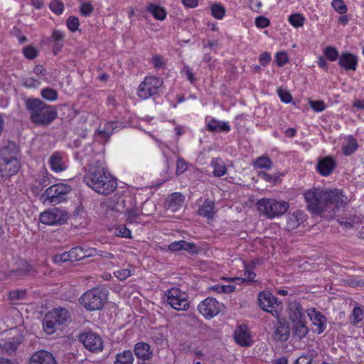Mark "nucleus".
<instances>
[{"mask_svg": "<svg viewBox=\"0 0 364 364\" xmlns=\"http://www.w3.org/2000/svg\"><path fill=\"white\" fill-rule=\"evenodd\" d=\"M304 198L309 210L326 219L334 218L348 203L347 196L338 189L313 188L305 192Z\"/></svg>", "mask_w": 364, "mask_h": 364, "instance_id": "1", "label": "nucleus"}, {"mask_svg": "<svg viewBox=\"0 0 364 364\" xmlns=\"http://www.w3.org/2000/svg\"><path fill=\"white\" fill-rule=\"evenodd\" d=\"M83 181L95 192L109 195L117 188L116 180L103 167L91 166Z\"/></svg>", "mask_w": 364, "mask_h": 364, "instance_id": "2", "label": "nucleus"}, {"mask_svg": "<svg viewBox=\"0 0 364 364\" xmlns=\"http://www.w3.org/2000/svg\"><path fill=\"white\" fill-rule=\"evenodd\" d=\"M25 107L32 123L36 125L48 126L57 117V109L38 98L25 100Z\"/></svg>", "mask_w": 364, "mask_h": 364, "instance_id": "3", "label": "nucleus"}, {"mask_svg": "<svg viewBox=\"0 0 364 364\" xmlns=\"http://www.w3.org/2000/svg\"><path fill=\"white\" fill-rule=\"evenodd\" d=\"M70 319V314L67 309L55 308L46 314L43 322V328L47 333L52 334L57 329L66 326Z\"/></svg>", "mask_w": 364, "mask_h": 364, "instance_id": "4", "label": "nucleus"}, {"mask_svg": "<svg viewBox=\"0 0 364 364\" xmlns=\"http://www.w3.org/2000/svg\"><path fill=\"white\" fill-rule=\"evenodd\" d=\"M107 300V291L105 289L93 288L82 294L80 299V304L88 311L102 309Z\"/></svg>", "mask_w": 364, "mask_h": 364, "instance_id": "5", "label": "nucleus"}, {"mask_svg": "<svg viewBox=\"0 0 364 364\" xmlns=\"http://www.w3.org/2000/svg\"><path fill=\"white\" fill-rule=\"evenodd\" d=\"M259 211L269 218L283 215L288 209L289 204L285 201L263 198L257 202Z\"/></svg>", "mask_w": 364, "mask_h": 364, "instance_id": "6", "label": "nucleus"}, {"mask_svg": "<svg viewBox=\"0 0 364 364\" xmlns=\"http://www.w3.org/2000/svg\"><path fill=\"white\" fill-rule=\"evenodd\" d=\"M72 188L65 183H56L48 188L41 196V200L45 203L48 201L50 203L58 204L65 200L68 195Z\"/></svg>", "mask_w": 364, "mask_h": 364, "instance_id": "7", "label": "nucleus"}, {"mask_svg": "<svg viewBox=\"0 0 364 364\" xmlns=\"http://www.w3.org/2000/svg\"><path fill=\"white\" fill-rule=\"evenodd\" d=\"M166 302L173 309L177 311H186L190 306V302L187 299L185 292L178 288H171L165 294Z\"/></svg>", "mask_w": 364, "mask_h": 364, "instance_id": "8", "label": "nucleus"}, {"mask_svg": "<svg viewBox=\"0 0 364 364\" xmlns=\"http://www.w3.org/2000/svg\"><path fill=\"white\" fill-rule=\"evenodd\" d=\"M11 336L0 340V348L3 353L12 356L16 354L18 346L23 341V336L19 331L14 329Z\"/></svg>", "mask_w": 364, "mask_h": 364, "instance_id": "9", "label": "nucleus"}, {"mask_svg": "<svg viewBox=\"0 0 364 364\" xmlns=\"http://www.w3.org/2000/svg\"><path fill=\"white\" fill-rule=\"evenodd\" d=\"M163 85V79L154 76L146 77L140 84L138 95L140 98L146 100L158 93L159 88Z\"/></svg>", "mask_w": 364, "mask_h": 364, "instance_id": "10", "label": "nucleus"}, {"mask_svg": "<svg viewBox=\"0 0 364 364\" xmlns=\"http://www.w3.org/2000/svg\"><path fill=\"white\" fill-rule=\"evenodd\" d=\"M80 341L84 347L91 352L101 351L103 348L102 338L93 332H85L80 336Z\"/></svg>", "mask_w": 364, "mask_h": 364, "instance_id": "11", "label": "nucleus"}, {"mask_svg": "<svg viewBox=\"0 0 364 364\" xmlns=\"http://www.w3.org/2000/svg\"><path fill=\"white\" fill-rule=\"evenodd\" d=\"M223 306L215 299L209 297L198 305V309L205 318H213L220 311Z\"/></svg>", "mask_w": 364, "mask_h": 364, "instance_id": "12", "label": "nucleus"}, {"mask_svg": "<svg viewBox=\"0 0 364 364\" xmlns=\"http://www.w3.org/2000/svg\"><path fill=\"white\" fill-rule=\"evenodd\" d=\"M258 301L260 308L264 311L269 312L272 315H274L273 311L277 314V311L274 310V304L278 305L277 300L270 292L261 291L258 294Z\"/></svg>", "mask_w": 364, "mask_h": 364, "instance_id": "13", "label": "nucleus"}, {"mask_svg": "<svg viewBox=\"0 0 364 364\" xmlns=\"http://www.w3.org/2000/svg\"><path fill=\"white\" fill-rule=\"evenodd\" d=\"M307 314L312 323L316 326L315 332L318 334L323 333L326 327L325 316L321 312L316 311V309H309Z\"/></svg>", "mask_w": 364, "mask_h": 364, "instance_id": "14", "label": "nucleus"}, {"mask_svg": "<svg viewBox=\"0 0 364 364\" xmlns=\"http://www.w3.org/2000/svg\"><path fill=\"white\" fill-rule=\"evenodd\" d=\"M19 168L18 160L0 161V173L3 177H10L16 174Z\"/></svg>", "mask_w": 364, "mask_h": 364, "instance_id": "15", "label": "nucleus"}, {"mask_svg": "<svg viewBox=\"0 0 364 364\" xmlns=\"http://www.w3.org/2000/svg\"><path fill=\"white\" fill-rule=\"evenodd\" d=\"M30 364H56V362L50 352L42 350L31 356Z\"/></svg>", "mask_w": 364, "mask_h": 364, "instance_id": "16", "label": "nucleus"}, {"mask_svg": "<svg viewBox=\"0 0 364 364\" xmlns=\"http://www.w3.org/2000/svg\"><path fill=\"white\" fill-rule=\"evenodd\" d=\"M336 167L335 160L330 156L321 159L317 164V170L322 176H329Z\"/></svg>", "mask_w": 364, "mask_h": 364, "instance_id": "17", "label": "nucleus"}, {"mask_svg": "<svg viewBox=\"0 0 364 364\" xmlns=\"http://www.w3.org/2000/svg\"><path fill=\"white\" fill-rule=\"evenodd\" d=\"M134 354L136 357L142 360H150L153 356L149 344L145 342H138L134 346Z\"/></svg>", "mask_w": 364, "mask_h": 364, "instance_id": "18", "label": "nucleus"}, {"mask_svg": "<svg viewBox=\"0 0 364 364\" xmlns=\"http://www.w3.org/2000/svg\"><path fill=\"white\" fill-rule=\"evenodd\" d=\"M290 328L286 322L279 321L275 326L273 339L279 341H286L289 338Z\"/></svg>", "mask_w": 364, "mask_h": 364, "instance_id": "19", "label": "nucleus"}, {"mask_svg": "<svg viewBox=\"0 0 364 364\" xmlns=\"http://www.w3.org/2000/svg\"><path fill=\"white\" fill-rule=\"evenodd\" d=\"M338 64L346 70H355L358 59L355 55L351 53H343L339 57Z\"/></svg>", "mask_w": 364, "mask_h": 364, "instance_id": "20", "label": "nucleus"}, {"mask_svg": "<svg viewBox=\"0 0 364 364\" xmlns=\"http://www.w3.org/2000/svg\"><path fill=\"white\" fill-rule=\"evenodd\" d=\"M16 146L14 143H9L7 146L0 149V161L18 160Z\"/></svg>", "mask_w": 364, "mask_h": 364, "instance_id": "21", "label": "nucleus"}, {"mask_svg": "<svg viewBox=\"0 0 364 364\" xmlns=\"http://www.w3.org/2000/svg\"><path fill=\"white\" fill-rule=\"evenodd\" d=\"M235 341L242 346H249L251 344L250 333L246 327L240 326L235 332Z\"/></svg>", "mask_w": 364, "mask_h": 364, "instance_id": "22", "label": "nucleus"}, {"mask_svg": "<svg viewBox=\"0 0 364 364\" xmlns=\"http://www.w3.org/2000/svg\"><path fill=\"white\" fill-rule=\"evenodd\" d=\"M289 318L291 321H298L304 316V309L301 305L296 301L291 302L289 305Z\"/></svg>", "mask_w": 364, "mask_h": 364, "instance_id": "23", "label": "nucleus"}, {"mask_svg": "<svg viewBox=\"0 0 364 364\" xmlns=\"http://www.w3.org/2000/svg\"><path fill=\"white\" fill-rule=\"evenodd\" d=\"M183 196L180 193H173L167 200V208L171 212H176L183 203Z\"/></svg>", "mask_w": 364, "mask_h": 364, "instance_id": "24", "label": "nucleus"}, {"mask_svg": "<svg viewBox=\"0 0 364 364\" xmlns=\"http://www.w3.org/2000/svg\"><path fill=\"white\" fill-rule=\"evenodd\" d=\"M293 323L292 326V332L294 337L301 339L304 338L309 332V328L306 326V323L304 322L302 319L298 320V321H291Z\"/></svg>", "mask_w": 364, "mask_h": 364, "instance_id": "25", "label": "nucleus"}, {"mask_svg": "<svg viewBox=\"0 0 364 364\" xmlns=\"http://www.w3.org/2000/svg\"><path fill=\"white\" fill-rule=\"evenodd\" d=\"M215 203L210 199H206L198 210V214L200 216L211 218L214 215Z\"/></svg>", "mask_w": 364, "mask_h": 364, "instance_id": "26", "label": "nucleus"}, {"mask_svg": "<svg viewBox=\"0 0 364 364\" xmlns=\"http://www.w3.org/2000/svg\"><path fill=\"white\" fill-rule=\"evenodd\" d=\"M304 215L301 212H294L288 215L287 220V228L294 230L304 220Z\"/></svg>", "mask_w": 364, "mask_h": 364, "instance_id": "27", "label": "nucleus"}, {"mask_svg": "<svg viewBox=\"0 0 364 364\" xmlns=\"http://www.w3.org/2000/svg\"><path fill=\"white\" fill-rule=\"evenodd\" d=\"M51 169L56 172H61L65 169V166L63 162L62 157L59 153H54L49 159Z\"/></svg>", "mask_w": 364, "mask_h": 364, "instance_id": "28", "label": "nucleus"}, {"mask_svg": "<svg viewBox=\"0 0 364 364\" xmlns=\"http://www.w3.org/2000/svg\"><path fill=\"white\" fill-rule=\"evenodd\" d=\"M146 11L151 14L157 20L162 21L166 16V12L165 9L154 3L148 4L146 6Z\"/></svg>", "mask_w": 364, "mask_h": 364, "instance_id": "29", "label": "nucleus"}, {"mask_svg": "<svg viewBox=\"0 0 364 364\" xmlns=\"http://www.w3.org/2000/svg\"><path fill=\"white\" fill-rule=\"evenodd\" d=\"M208 129L210 132H229L230 127L228 122L211 119L208 124Z\"/></svg>", "mask_w": 364, "mask_h": 364, "instance_id": "30", "label": "nucleus"}, {"mask_svg": "<svg viewBox=\"0 0 364 364\" xmlns=\"http://www.w3.org/2000/svg\"><path fill=\"white\" fill-rule=\"evenodd\" d=\"M210 165L213 168V173L215 176L220 177L226 173L227 168L221 159H213L211 161Z\"/></svg>", "mask_w": 364, "mask_h": 364, "instance_id": "31", "label": "nucleus"}, {"mask_svg": "<svg viewBox=\"0 0 364 364\" xmlns=\"http://www.w3.org/2000/svg\"><path fill=\"white\" fill-rule=\"evenodd\" d=\"M134 356L132 351L127 350L117 353L114 364H133Z\"/></svg>", "mask_w": 364, "mask_h": 364, "instance_id": "32", "label": "nucleus"}, {"mask_svg": "<svg viewBox=\"0 0 364 364\" xmlns=\"http://www.w3.org/2000/svg\"><path fill=\"white\" fill-rule=\"evenodd\" d=\"M72 261L80 260L87 257H91L92 254H87L86 251L81 247H75L70 250Z\"/></svg>", "mask_w": 364, "mask_h": 364, "instance_id": "33", "label": "nucleus"}, {"mask_svg": "<svg viewBox=\"0 0 364 364\" xmlns=\"http://www.w3.org/2000/svg\"><path fill=\"white\" fill-rule=\"evenodd\" d=\"M55 212V225H63L67 223L70 218V214L65 210L54 208Z\"/></svg>", "mask_w": 364, "mask_h": 364, "instance_id": "34", "label": "nucleus"}, {"mask_svg": "<svg viewBox=\"0 0 364 364\" xmlns=\"http://www.w3.org/2000/svg\"><path fill=\"white\" fill-rule=\"evenodd\" d=\"M40 220L42 223L53 225H55V212L54 208L50 210L44 211L40 215Z\"/></svg>", "mask_w": 364, "mask_h": 364, "instance_id": "35", "label": "nucleus"}, {"mask_svg": "<svg viewBox=\"0 0 364 364\" xmlns=\"http://www.w3.org/2000/svg\"><path fill=\"white\" fill-rule=\"evenodd\" d=\"M358 149L357 141L353 137H349L347 144L343 147V154L346 156L352 154Z\"/></svg>", "mask_w": 364, "mask_h": 364, "instance_id": "36", "label": "nucleus"}, {"mask_svg": "<svg viewBox=\"0 0 364 364\" xmlns=\"http://www.w3.org/2000/svg\"><path fill=\"white\" fill-rule=\"evenodd\" d=\"M118 127L116 122H109L105 124L102 130H99V135L105 138H108L112 134V132Z\"/></svg>", "mask_w": 364, "mask_h": 364, "instance_id": "37", "label": "nucleus"}, {"mask_svg": "<svg viewBox=\"0 0 364 364\" xmlns=\"http://www.w3.org/2000/svg\"><path fill=\"white\" fill-rule=\"evenodd\" d=\"M304 17L301 14H294L289 16V23L294 27H301L304 23Z\"/></svg>", "mask_w": 364, "mask_h": 364, "instance_id": "38", "label": "nucleus"}, {"mask_svg": "<svg viewBox=\"0 0 364 364\" xmlns=\"http://www.w3.org/2000/svg\"><path fill=\"white\" fill-rule=\"evenodd\" d=\"M255 165L259 168L269 169L272 166V161L269 157L263 156L256 160Z\"/></svg>", "mask_w": 364, "mask_h": 364, "instance_id": "39", "label": "nucleus"}, {"mask_svg": "<svg viewBox=\"0 0 364 364\" xmlns=\"http://www.w3.org/2000/svg\"><path fill=\"white\" fill-rule=\"evenodd\" d=\"M41 96L48 101H55L58 98V93L54 89L46 87L41 90Z\"/></svg>", "mask_w": 364, "mask_h": 364, "instance_id": "40", "label": "nucleus"}, {"mask_svg": "<svg viewBox=\"0 0 364 364\" xmlns=\"http://www.w3.org/2000/svg\"><path fill=\"white\" fill-rule=\"evenodd\" d=\"M212 15L218 19H221L225 16V8L218 4H215L211 6Z\"/></svg>", "mask_w": 364, "mask_h": 364, "instance_id": "41", "label": "nucleus"}, {"mask_svg": "<svg viewBox=\"0 0 364 364\" xmlns=\"http://www.w3.org/2000/svg\"><path fill=\"white\" fill-rule=\"evenodd\" d=\"M331 6L340 14H344L347 12V6L343 0H333Z\"/></svg>", "mask_w": 364, "mask_h": 364, "instance_id": "42", "label": "nucleus"}, {"mask_svg": "<svg viewBox=\"0 0 364 364\" xmlns=\"http://www.w3.org/2000/svg\"><path fill=\"white\" fill-rule=\"evenodd\" d=\"M50 9L55 14L60 15L63 11L64 5L60 0H54L50 4Z\"/></svg>", "mask_w": 364, "mask_h": 364, "instance_id": "43", "label": "nucleus"}, {"mask_svg": "<svg viewBox=\"0 0 364 364\" xmlns=\"http://www.w3.org/2000/svg\"><path fill=\"white\" fill-rule=\"evenodd\" d=\"M235 286L230 284H217L213 287V289L219 293H231L235 291Z\"/></svg>", "mask_w": 364, "mask_h": 364, "instance_id": "44", "label": "nucleus"}, {"mask_svg": "<svg viewBox=\"0 0 364 364\" xmlns=\"http://www.w3.org/2000/svg\"><path fill=\"white\" fill-rule=\"evenodd\" d=\"M324 54L331 61H335L338 58V50L331 46H328L324 50Z\"/></svg>", "mask_w": 364, "mask_h": 364, "instance_id": "45", "label": "nucleus"}, {"mask_svg": "<svg viewBox=\"0 0 364 364\" xmlns=\"http://www.w3.org/2000/svg\"><path fill=\"white\" fill-rule=\"evenodd\" d=\"M352 323L357 324L363 319V311L360 307H355L352 312Z\"/></svg>", "mask_w": 364, "mask_h": 364, "instance_id": "46", "label": "nucleus"}, {"mask_svg": "<svg viewBox=\"0 0 364 364\" xmlns=\"http://www.w3.org/2000/svg\"><path fill=\"white\" fill-rule=\"evenodd\" d=\"M67 26L72 32L77 31L79 26V19L75 16H70L67 20Z\"/></svg>", "mask_w": 364, "mask_h": 364, "instance_id": "47", "label": "nucleus"}, {"mask_svg": "<svg viewBox=\"0 0 364 364\" xmlns=\"http://www.w3.org/2000/svg\"><path fill=\"white\" fill-rule=\"evenodd\" d=\"M53 261L55 263H60V262H68V261H72L70 255V251L65 252L62 254L55 255L53 257Z\"/></svg>", "mask_w": 364, "mask_h": 364, "instance_id": "48", "label": "nucleus"}, {"mask_svg": "<svg viewBox=\"0 0 364 364\" xmlns=\"http://www.w3.org/2000/svg\"><path fill=\"white\" fill-rule=\"evenodd\" d=\"M182 244H183L182 250H185L191 254L198 252V248L194 243H191V242H188L185 240H183Z\"/></svg>", "mask_w": 364, "mask_h": 364, "instance_id": "49", "label": "nucleus"}, {"mask_svg": "<svg viewBox=\"0 0 364 364\" xmlns=\"http://www.w3.org/2000/svg\"><path fill=\"white\" fill-rule=\"evenodd\" d=\"M25 57L28 59H33L37 56L38 50L32 46H26L23 49Z\"/></svg>", "mask_w": 364, "mask_h": 364, "instance_id": "50", "label": "nucleus"}, {"mask_svg": "<svg viewBox=\"0 0 364 364\" xmlns=\"http://www.w3.org/2000/svg\"><path fill=\"white\" fill-rule=\"evenodd\" d=\"M152 63L155 68H163L166 65L164 58L159 55H156L152 58Z\"/></svg>", "mask_w": 364, "mask_h": 364, "instance_id": "51", "label": "nucleus"}, {"mask_svg": "<svg viewBox=\"0 0 364 364\" xmlns=\"http://www.w3.org/2000/svg\"><path fill=\"white\" fill-rule=\"evenodd\" d=\"M114 275L119 280H124L131 276V271L129 269H122L114 272Z\"/></svg>", "mask_w": 364, "mask_h": 364, "instance_id": "52", "label": "nucleus"}, {"mask_svg": "<svg viewBox=\"0 0 364 364\" xmlns=\"http://www.w3.org/2000/svg\"><path fill=\"white\" fill-rule=\"evenodd\" d=\"M115 234L117 236L129 238L131 237V231L124 226H119L116 228Z\"/></svg>", "mask_w": 364, "mask_h": 364, "instance_id": "53", "label": "nucleus"}, {"mask_svg": "<svg viewBox=\"0 0 364 364\" xmlns=\"http://www.w3.org/2000/svg\"><path fill=\"white\" fill-rule=\"evenodd\" d=\"M277 92L282 102L289 103L291 101V95L288 91L279 88L278 89Z\"/></svg>", "mask_w": 364, "mask_h": 364, "instance_id": "54", "label": "nucleus"}, {"mask_svg": "<svg viewBox=\"0 0 364 364\" xmlns=\"http://www.w3.org/2000/svg\"><path fill=\"white\" fill-rule=\"evenodd\" d=\"M269 23H270L269 20L267 18L262 16H258L255 19V25L258 28H267V26H269Z\"/></svg>", "mask_w": 364, "mask_h": 364, "instance_id": "55", "label": "nucleus"}, {"mask_svg": "<svg viewBox=\"0 0 364 364\" xmlns=\"http://www.w3.org/2000/svg\"><path fill=\"white\" fill-rule=\"evenodd\" d=\"M288 61V57L285 52H279L276 55L277 65L282 67Z\"/></svg>", "mask_w": 364, "mask_h": 364, "instance_id": "56", "label": "nucleus"}, {"mask_svg": "<svg viewBox=\"0 0 364 364\" xmlns=\"http://www.w3.org/2000/svg\"><path fill=\"white\" fill-rule=\"evenodd\" d=\"M26 296L25 290H14L9 293V297L11 300L22 299Z\"/></svg>", "mask_w": 364, "mask_h": 364, "instance_id": "57", "label": "nucleus"}, {"mask_svg": "<svg viewBox=\"0 0 364 364\" xmlns=\"http://www.w3.org/2000/svg\"><path fill=\"white\" fill-rule=\"evenodd\" d=\"M309 104L312 109L316 112H321L325 109L326 106L323 101H313L310 100Z\"/></svg>", "mask_w": 364, "mask_h": 364, "instance_id": "58", "label": "nucleus"}, {"mask_svg": "<svg viewBox=\"0 0 364 364\" xmlns=\"http://www.w3.org/2000/svg\"><path fill=\"white\" fill-rule=\"evenodd\" d=\"M93 11L92 4L90 2H85L82 4L80 12L83 16H89Z\"/></svg>", "mask_w": 364, "mask_h": 364, "instance_id": "59", "label": "nucleus"}, {"mask_svg": "<svg viewBox=\"0 0 364 364\" xmlns=\"http://www.w3.org/2000/svg\"><path fill=\"white\" fill-rule=\"evenodd\" d=\"M187 168L186 163L183 159H178L176 163V173H183Z\"/></svg>", "mask_w": 364, "mask_h": 364, "instance_id": "60", "label": "nucleus"}, {"mask_svg": "<svg viewBox=\"0 0 364 364\" xmlns=\"http://www.w3.org/2000/svg\"><path fill=\"white\" fill-rule=\"evenodd\" d=\"M65 35L60 31H54L50 37L51 41L53 42L64 41Z\"/></svg>", "mask_w": 364, "mask_h": 364, "instance_id": "61", "label": "nucleus"}, {"mask_svg": "<svg viewBox=\"0 0 364 364\" xmlns=\"http://www.w3.org/2000/svg\"><path fill=\"white\" fill-rule=\"evenodd\" d=\"M182 242H183V240L175 241V242H171L168 245L169 250L173 251V252L182 250V245H183Z\"/></svg>", "mask_w": 364, "mask_h": 364, "instance_id": "62", "label": "nucleus"}, {"mask_svg": "<svg viewBox=\"0 0 364 364\" xmlns=\"http://www.w3.org/2000/svg\"><path fill=\"white\" fill-rule=\"evenodd\" d=\"M312 358L309 355H302L299 357L296 361L294 364H311L312 363Z\"/></svg>", "mask_w": 364, "mask_h": 364, "instance_id": "63", "label": "nucleus"}, {"mask_svg": "<svg viewBox=\"0 0 364 364\" xmlns=\"http://www.w3.org/2000/svg\"><path fill=\"white\" fill-rule=\"evenodd\" d=\"M271 60V56L268 53H263L259 57L260 63L264 66Z\"/></svg>", "mask_w": 364, "mask_h": 364, "instance_id": "64", "label": "nucleus"}]
</instances>
